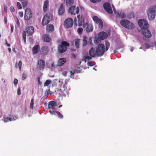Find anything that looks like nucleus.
Returning <instances> with one entry per match:
<instances>
[{
	"label": "nucleus",
	"instance_id": "f257e3e1",
	"mask_svg": "<svg viewBox=\"0 0 156 156\" xmlns=\"http://www.w3.org/2000/svg\"><path fill=\"white\" fill-rule=\"evenodd\" d=\"M105 46L102 44H100L98 45L96 48L98 52V56H102L105 51L108 50L110 46L109 43L107 41H106Z\"/></svg>",
	"mask_w": 156,
	"mask_h": 156
},
{
	"label": "nucleus",
	"instance_id": "f03ea898",
	"mask_svg": "<svg viewBox=\"0 0 156 156\" xmlns=\"http://www.w3.org/2000/svg\"><path fill=\"white\" fill-rule=\"evenodd\" d=\"M156 11V6L155 5L152 6L148 9L147 14L150 20H153L155 18Z\"/></svg>",
	"mask_w": 156,
	"mask_h": 156
},
{
	"label": "nucleus",
	"instance_id": "7ed1b4c3",
	"mask_svg": "<svg viewBox=\"0 0 156 156\" xmlns=\"http://www.w3.org/2000/svg\"><path fill=\"white\" fill-rule=\"evenodd\" d=\"M69 46V44L66 41H62L61 44L58 47V51L62 53L65 52L67 50V47Z\"/></svg>",
	"mask_w": 156,
	"mask_h": 156
},
{
	"label": "nucleus",
	"instance_id": "20e7f679",
	"mask_svg": "<svg viewBox=\"0 0 156 156\" xmlns=\"http://www.w3.org/2000/svg\"><path fill=\"white\" fill-rule=\"evenodd\" d=\"M121 24L124 27L128 29H132L134 28V25L130 21L126 20H122L120 21Z\"/></svg>",
	"mask_w": 156,
	"mask_h": 156
},
{
	"label": "nucleus",
	"instance_id": "39448f33",
	"mask_svg": "<svg viewBox=\"0 0 156 156\" xmlns=\"http://www.w3.org/2000/svg\"><path fill=\"white\" fill-rule=\"evenodd\" d=\"M108 37V34L104 32H101L98 34V37L96 38L94 42L95 44H98L101 40H103L106 39Z\"/></svg>",
	"mask_w": 156,
	"mask_h": 156
},
{
	"label": "nucleus",
	"instance_id": "423d86ee",
	"mask_svg": "<svg viewBox=\"0 0 156 156\" xmlns=\"http://www.w3.org/2000/svg\"><path fill=\"white\" fill-rule=\"evenodd\" d=\"M52 16L50 13H47L44 16L42 21V24L43 26L47 25L52 20Z\"/></svg>",
	"mask_w": 156,
	"mask_h": 156
},
{
	"label": "nucleus",
	"instance_id": "0eeeda50",
	"mask_svg": "<svg viewBox=\"0 0 156 156\" xmlns=\"http://www.w3.org/2000/svg\"><path fill=\"white\" fill-rule=\"evenodd\" d=\"M138 24L142 30L144 28H148V24L147 22L144 19H140L138 22Z\"/></svg>",
	"mask_w": 156,
	"mask_h": 156
},
{
	"label": "nucleus",
	"instance_id": "6e6552de",
	"mask_svg": "<svg viewBox=\"0 0 156 156\" xmlns=\"http://www.w3.org/2000/svg\"><path fill=\"white\" fill-rule=\"evenodd\" d=\"M49 51V48L47 46L42 47L40 51V55L42 56H44L48 54Z\"/></svg>",
	"mask_w": 156,
	"mask_h": 156
},
{
	"label": "nucleus",
	"instance_id": "1a4fd4ad",
	"mask_svg": "<svg viewBox=\"0 0 156 156\" xmlns=\"http://www.w3.org/2000/svg\"><path fill=\"white\" fill-rule=\"evenodd\" d=\"M32 16V13L31 10L30 9H27L25 12L24 19L27 20H29Z\"/></svg>",
	"mask_w": 156,
	"mask_h": 156
},
{
	"label": "nucleus",
	"instance_id": "9d476101",
	"mask_svg": "<svg viewBox=\"0 0 156 156\" xmlns=\"http://www.w3.org/2000/svg\"><path fill=\"white\" fill-rule=\"evenodd\" d=\"M73 24V20L71 18H68L65 20L64 23V25L67 28L72 27Z\"/></svg>",
	"mask_w": 156,
	"mask_h": 156
},
{
	"label": "nucleus",
	"instance_id": "9b49d317",
	"mask_svg": "<svg viewBox=\"0 0 156 156\" xmlns=\"http://www.w3.org/2000/svg\"><path fill=\"white\" fill-rule=\"evenodd\" d=\"M104 9L106 12L110 14H112L113 11L110 5L108 2L105 3L103 5Z\"/></svg>",
	"mask_w": 156,
	"mask_h": 156
},
{
	"label": "nucleus",
	"instance_id": "f8f14e48",
	"mask_svg": "<svg viewBox=\"0 0 156 156\" xmlns=\"http://www.w3.org/2000/svg\"><path fill=\"white\" fill-rule=\"evenodd\" d=\"M83 27L84 29L85 30L87 33L92 31L93 29V26L92 24L88 23H86L84 24Z\"/></svg>",
	"mask_w": 156,
	"mask_h": 156
},
{
	"label": "nucleus",
	"instance_id": "ddd939ff",
	"mask_svg": "<svg viewBox=\"0 0 156 156\" xmlns=\"http://www.w3.org/2000/svg\"><path fill=\"white\" fill-rule=\"evenodd\" d=\"M80 9L79 7L72 6H71L69 9V11L71 14H78L79 12Z\"/></svg>",
	"mask_w": 156,
	"mask_h": 156
},
{
	"label": "nucleus",
	"instance_id": "4468645a",
	"mask_svg": "<svg viewBox=\"0 0 156 156\" xmlns=\"http://www.w3.org/2000/svg\"><path fill=\"white\" fill-rule=\"evenodd\" d=\"M141 32L144 37L146 38H150L151 36V33L148 30V28H144L142 30Z\"/></svg>",
	"mask_w": 156,
	"mask_h": 156
},
{
	"label": "nucleus",
	"instance_id": "2eb2a0df",
	"mask_svg": "<svg viewBox=\"0 0 156 156\" xmlns=\"http://www.w3.org/2000/svg\"><path fill=\"white\" fill-rule=\"evenodd\" d=\"M37 64L39 69L40 70H43L45 67L44 61L42 59H40L37 62Z\"/></svg>",
	"mask_w": 156,
	"mask_h": 156
},
{
	"label": "nucleus",
	"instance_id": "dca6fc26",
	"mask_svg": "<svg viewBox=\"0 0 156 156\" xmlns=\"http://www.w3.org/2000/svg\"><path fill=\"white\" fill-rule=\"evenodd\" d=\"M89 54L92 57H95L98 56V52L97 51V48L96 49L94 48H91L89 51Z\"/></svg>",
	"mask_w": 156,
	"mask_h": 156
},
{
	"label": "nucleus",
	"instance_id": "f3484780",
	"mask_svg": "<svg viewBox=\"0 0 156 156\" xmlns=\"http://www.w3.org/2000/svg\"><path fill=\"white\" fill-rule=\"evenodd\" d=\"M93 19L95 22L98 23L99 26L102 27L103 26V23L101 20L99 19L97 16H94L93 17Z\"/></svg>",
	"mask_w": 156,
	"mask_h": 156
},
{
	"label": "nucleus",
	"instance_id": "a211bd4d",
	"mask_svg": "<svg viewBox=\"0 0 156 156\" xmlns=\"http://www.w3.org/2000/svg\"><path fill=\"white\" fill-rule=\"evenodd\" d=\"M34 28L32 26L27 27L26 28V32L28 34V35L31 36L34 32Z\"/></svg>",
	"mask_w": 156,
	"mask_h": 156
},
{
	"label": "nucleus",
	"instance_id": "6ab92c4d",
	"mask_svg": "<svg viewBox=\"0 0 156 156\" xmlns=\"http://www.w3.org/2000/svg\"><path fill=\"white\" fill-rule=\"evenodd\" d=\"M77 18L78 19V26H81L83 25L84 23V19L82 16L78 15L77 16Z\"/></svg>",
	"mask_w": 156,
	"mask_h": 156
},
{
	"label": "nucleus",
	"instance_id": "aec40b11",
	"mask_svg": "<svg viewBox=\"0 0 156 156\" xmlns=\"http://www.w3.org/2000/svg\"><path fill=\"white\" fill-rule=\"evenodd\" d=\"M42 39L44 41L46 42H49L51 40L50 37L47 34H44L42 37Z\"/></svg>",
	"mask_w": 156,
	"mask_h": 156
},
{
	"label": "nucleus",
	"instance_id": "412c9836",
	"mask_svg": "<svg viewBox=\"0 0 156 156\" xmlns=\"http://www.w3.org/2000/svg\"><path fill=\"white\" fill-rule=\"evenodd\" d=\"M65 10V8L63 5L62 4H61L58 10V13L59 15H62L64 13Z\"/></svg>",
	"mask_w": 156,
	"mask_h": 156
},
{
	"label": "nucleus",
	"instance_id": "4be33fe9",
	"mask_svg": "<svg viewBox=\"0 0 156 156\" xmlns=\"http://www.w3.org/2000/svg\"><path fill=\"white\" fill-rule=\"evenodd\" d=\"M67 74H69L68 75H69L71 78H72L74 76V73L71 71H65L62 73V75L65 76H67Z\"/></svg>",
	"mask_w": 156,
	"mask_h": 156
},
{
	"label": "nucleus",
	"instance_id": "5701e85b",
	"mask_svg": "<svg viewBox=\"0 0 156 156\" xmlns=\"http://www.w3.org/2000/svg\"><path fill=\"white\" fill-rule=\"evenodd\" d=\"M49 8V1L48 0H46L44 2L43 5V11L46 12Z\"/></svg>",
	"mask_w": 156,
	"mask_h": 156
},
{
	"label": "nucleus",
	"instance_id": "b1692460",
	"mask_svg": "<svg viewBox=\"0 0 156 156\" xmlns=\"http://www.w3.org/2000/svg\"><path fill=\"white\" fill-rule=\"evenodd\" d=\"M66 62V58H62L59 59L58 62V65L59 66H62Z\"/></svg>",
	"mask_w": 156,
	"mask_h": 156
},
{
	"label": "nucleus",
	"instance_id": "393cba45",
	"mask_svg": "<svg viewBox=\"0 0 156 156\" xmlns=\"http://www.w3.org/2000/svg\"><path fill=\"white\" fill-rule=\"evenodd\" d=\"M54 27L52 24H49L47 26V30L48 32H52L54 30Z\"/></svg>",
	"mask_w": 156,
	"mask_h": 156
},
{
	"label": "nucleus",
	"instance_id": "a878e982",
	"mask_svg": "<svg viewBox=\"0 0 156 156\" xmlns=\"http://www.w3.org/2000/svg\"><path fill=\"white\" fill-rule=\"evenodd\" d=\"M39 50V45H35L32 48V52L33 54H37Z\"/></svg>",
	"mask_w": 156,
	"mask_h": 156
},
{
	"label": "nucleus",
	"instance_id": "bb28decb",
	"mask_svg": "<svg viewBox=\"0 0 156 156\" xmlns=\"http://www.w3.org/2000/svg\"><path fill=\"white\" fill-rule=\"evenodd\" d=\"M56 106V103L54 101H50L48 105V108L49 109H52Z\"/></svg>",
	"mask_w": 156,
	"mask_h": 156
},
{
	"label": "nucleus",
	"instance_id": "cd10ccee",
	"mask_svg": "<svg viewBox=\"0 0 156 156\" xmlns=\"http://www.w3.org/2000/svg\"><path fill=\"white\" fill-rule=\"evenodd\" d=\"M116 15L119 17H120L122 18H124L126 16V15L124 13L121 11L118 12Z\"/></svg>",
	"mask_w": 156,
	"mask_h": 156
},
{
	"label": "nucleus",
	"instance_id": "c85d7f7f",
	"mask_svg": "<svg viewBox=\"0 0 156 156\" xmlns=\"http://www.w3.org/2000/svg\"><path fill=\"white\" fill-rule=\"evenodd\" d=\"M92 57L89 56H85L83 57V60L85 61V62L91 60Z\"/></svg>",
	"mask_w": 156,
	"mask_h": 156
},
{
	"label": "nucleus",
	"instance_id": "c756f323",
	"mask_svg": "<svg viewBox=\"0 0 156 156\" xmlns=\"http://www.w3.org/2000/svg\"><path fill=\"white\" fill-rule=\"evenodd\" d=\"M67 6H70L73 3V0H64Z\"/></svg>",
	"mask_w": 156,
	"mask_h": 156
},
{
	"label": "nucleus",
	"instance_id": "7c9ffc66",
	"mask_svg": "<svg viewBox=\"0 0 156 156\" xmlns=\"http://www.w3.org/2000/svg\"><path fill=\"white\" fill-rule=\"evenodd\" d=\"M55 115L58 116L60 119H62L63 117V115L59 112L55 111Z\"/></svg>",
	"mask_w": 156,
	"mask_h": 156
},
{
	"label": "nucleus",
	"instance_id": "2f4dec72",
	"mask_svg": "<svg viewBox=\"0 0 156 156\" xmlns=\"http://www.w3.org/2000/svg\"><path fill=\"white\" fill-rule=\"evenodd\" d=\"M87 37L86 36H84L83 37L82 43V45L83 46H86L87 43Z\"/></svg>",
	"mask_w": 156,
	"mask_h": 156
},
{
	"label": "nucleus",
	"instance_id": "473e14b6",
	"mask_svg": "<svg viewBox=\"0 0 156 156\" xmlns=\"http://www.w3.org/2000/svg\"><path fill=\"white\" fill-rule=\"evenodd\" d=\"M80 39H77L75 40V45L76 47L77 48L79 47L80 42Z\"/></svg>",
	"mask_w": 156,
	"mask_h": 156
},
{
	"label": "nucleus",
	"instance_id": "72a5a7b5",
	"mask_svg": "<svg viewBox=\"0 0 156 156\" xmlns=\"http://www.w3.org/2000/svg\"><path fill=\"white\" fill-rule=\"evenodd\" d=\"M23 38L24 43H26V32L25 31H24L23 33Z\"/></svg>",
	"mask_w": 156,
	"mask_h": 156
},
{
	"label": "nucleus",
	"instance_id": "f704fd0d",
	"mask_svg": "<svg viewBox=\"0 0 156 156\" xmlns=\"http://www.w3.org/2000/svg\"><path fill=\"white\" fill-rule=\"evenodd\" d=\"M51 80H47L44 84V86H48L49 85L50 83L51 82Z\"/></svg>",
	"mask_w": 156,
	"mask_h": 156
},
{
	"label": "nucleus",
	"instance_id": "c9c22d12",
	"mask_svg": "<svg viewBox=\"0 0 156 156\" xmlns=\"http://www.w3.org/2000/svg\"><path fill=\"white\" fill-rule=\"evenodd\" d=\"M22 4L23 7H25L27 5L28 1L26 0H25L22 2Z\"/></svg>",
	"mask_w": 156,
	"mask_h": 156
},
{
	"label": "nucleus",
	"instance_id": "e433bc0d",
	"mask_svg": "<svg viewBox=\"0 0 156 156\" xmlns=\"http://www.w3.org/2000/svg\"><path fill=\"white\" fill-rule=\"evenodd\" d=\"M34 99L33 98H32L31 101V102L30 103V108L31 109H33L34 107Z\"/></svg>",
	"mask_w": 156,
	"mask_h": 156
},
{
	"label": "nucleus",
	"instance_id": "4c0bfd02",
	"mask_svg": "<svg viewBox=\"0 0 156 156\" xmlns=\"http://www.w3.org/2000/svg\"><path fill=\"white\" fill-rule=\"evenodd\" d=\"M83 31V29L82 28L80 27L77 29V32L78 34H81Z\"/></svg>",
	"mask_w": 156,
	"mask_h": 156
},
{
	"label": "nucleus",
	"instance_id": "58836bf2",
	"mask_svg": "<svg viewBox=\"0 0 156 156\" xmlns=\"http://www.w3.org/2000/svg\"><path fill=\"white\" fill-rule=\"evenodd\" d=\"M18 66L20 70H21L22 67V62L21 61H19L18 63Z\"/></svg>",
	"mask_w": 156,
	"mask_h": 156
},
{
	"label": "nucleus",
	"instance_id": "ea45409f",
	"mask_svg": "<svg viewBox=\"0 0 156 156\" xmlns=\"http://www.w3.org/2000/svg\"><path fill=\"white\" fill-rule=\"evenodd\" d=\"M17 8L20 9H22V7L20 3L19 2H17Z\"/></svg>",
	"mask_w": 156,
	"mask_h": 156
},
{
	"label": "nucleus",
	"instance_id": "a19ab883",
	"mask_svg": "<svg viewBox=\"0 0 156 156\" xmlns=\"http://www.w3.org/2000/svg\"><path fill=\"white\" fill-rule=\"evenodd\" d=\"M27 77V75L23 73V74L22 75V80H24L26 79Z\"/></svg>",
	"mask_w": 156,
	"mask_h": 156
},
{
	"label": "nucleus",
	"instance_id": "79ce46f5",
	"mask_svg": "<svg viewBox=\"0 0 156 156\" xmlns=\"http://www.w3.org/2000/svg\"><path fill=\"white\" fill-rule=\"evenodd\" d=\"M50 109L49 110V112L51 114L53 115L54 114L55 115V112L54 111L53 108Z\"/></svg>",
	"mask_w": 156,
	"mask_h": 156
},
{
	"label": "nucleus",
	"instance_id": "37998d69",
	"mask_svg": "<svg viewBox=\"0 0 156 156\" xmlns=\"http://www.w3.org/2000/svg\"><path fill=\"white\" fill-rule=\"evenodd\" d=\"M17 94L18 95H20L21 94V90L20 88V87H19L17 90Z\"/></svg>",
	"mask_w": 156,
	"mask_h": 156
},
{
	"label": "nucleus",
	"instance_id": "c03bdc74",
	"mask_svg": "<svg viewBox=\"0 0 156 156\" xmlns=\"http://www.w3.org/2000/svg\"><path fill=\"white\" fill-rule=\"evenodd\" d=\"M101 0H90V1L92 3H96L100 2Z\"/></svg>",
	"mask_w": 156,
	"mask_h": 156
},
{
	"label": "nucleus",
	"instance_id": "a18cd8bd",
	"mask_svg": "<svg viewBox=\"0 0 156 156\" xmlns=\"http://www.w3.org/2000/svg\"><path fill=\"white\" fill-rule=\"evenodd\" d=\"M10 10L12 12H14L15 11V9L14 7L12 6H11L10 8Z\"/></svg>",
	"mask_w": 156,
	"mask_h": 156
},
{
	"label": "nucleus",
	"instance_id": "49530a36",
	"mask_svg": "<svg viewBox=\"0 0 156 156\" xmlns=\"http://www.w3.org/2000/svg\"><path fill=\"white\" fill-rule=\"evenodd\" d=\"M145 45L147 48H148L151 47L149 44L147 43H145Z\"/></svg>",
	"mask_w": 156,
	"mask_h": 156
},
{
	"label": "nucleus",
	"instance_id": "de8ad7c7",
	"mask_svg": "<svg viewBox=\"0 0 156 156\" xmlns=\"http://www.w3.org/2000/svg\"><path fill=\"white\" fill-rule=\"evenodd\" d=\"M13 83L14 85H16L18 83V80L16 79H15L14 80Z\"/></svg>",
	"mask_w": 156,
	"mask_h": 156
},
{
	"label": "nucleus",
	"instance_id": "09e8293b",
	"mask_svg": "<svg viewBox=\"0 0 156 156\" xmlns=\"http://www.w3.org/2000/svg\"><path fill=\"white\" fill-rule=\"evenodd\" d=\"M4 10L6 12H7V6L5 5L4 6Z\"/></svg>",
	"mask_w": 156,
	"mask_h": 156
},
{
	"label": "nucleus",
	"instance_id": "8fccbe9b",
	"mask_svg": "<svg viewBox=\"0 0 156 156\" xmlns=\"http://www.w3.org/2000/svg\"><path fill=\"white\" fill-rule=\"evenodd\" d=\"M77 19L75 17L74 19V25L76 26L77 25Z\"/></svg>",
	"mask_w": 156,
	"mask_h": 156
},
{
	"label": "nucleus",
	"instance_id": "3c124183",
	"mask_svg": "<svg viewBox=\"0 0 156 156\" xmlns=\"http://www.w3.org/2000/svg\"><path fill=\"white\" fill-rule=\"evenodd\" d=\"M19 14L20 17H22L23 15V12H20Z\"/></svg>",
	"mask_w": 156,
	"mask_h": 156
},
{
	"label": "nucleus",
	"instance_id": "603ef678",
	"mask_svg": "<svg viewBox=\"0 0 156 156\" xmlns=\"http://www.w3.org/2000/svg\"><path fill=\"white\" fill-rule=\"evenodd\" d=\"M5 44H6L8 47H10V45L7 43V41L6 40L5 41Z\"/></svg>",
	"mask_w": 156,
	"mask_h": 156
},
{
	"label": "nucleus",
	"instance_id": "864d4df0",
	"mask_svg": "<svg viewBox=\"0 0 156 156\" xmlns=\"http://www.w3.org/2000/svg\"><path fill=\"white\" fill-rule=\"evenodd\" d=\"M13 28H14V27H13V26L11 25V30L12 32L13 31Z\"/></svg>",
	"mask_w": 156,
	"mask_h": 156
},
{
	"label": "nucleus",
	"instance_id": "5fc2aeb1",
	"mask_svg": "<svg viewBox=\"0 0 156 156\" xmlns=\"http://www.w3.org/2000/svg\"><path fill=\"white\" fill-rule=\"evenodd\" d=\"M4 20H5V23H7V18L6 17H4Z\"/></svg>",
	"mask_w": 156,
	"mask_h": 156
},
{
	"label": "nucleus",
	"instance_id": "6e6d98bb",
	"mask_svg": "<svg viewBox=\"0 0 156 156\" xmlns=\"http://www.w3.org/2000/svg\"><path fill=\"white\" fill-rule=\"evenodd\" d=\"M16 19H17V20H16L17 23L18 25H19V24H20V22H19V20L17 18H16Z\"/></svg>",
	"mask_w": 156,
	"mask_h": 156
},
{
	"label": "nucleus",
	"instance_id": "4d7b16f0",
	"mask_svg": "<svg viewBox=\"0 0 156 156\" xmlns=\"http://www.w3.org/2000/svg\"><path fill=\"white\" fill-rule=\"evenodd\" d=\"M88 65L89 66H93V65L91 64L90 63V62H88Z\"/></svg>",
	"mask_w": 156,
	"mask_h": 156
},
{
	"label": "nucleus",
	"instance_id": "13d9d810",
	"mask_svg": "<svg viewBox=\"0 0 156 156\" xmlns=\"http://www.w3.org/2000/svg\"><path fill=\"white\" fill-rule=\"evenodd\" d=\"M133 50V47H131L130 48V51H131V52H132Z\"/></svg>",
	"mask_w": 156,
	"mask_h": 156
},
{
	"label": "nucleus",
	"instance_id": "bf43d9fd",
	"mask_svg": "<svg viewBox=\"0 0 156 156\" xmlns=\"http://www.w3.org/2000/svg\"><path fill=\"white\" fill-rule=\"evenodd\" d=\"M8 50L9 51V52L10 53L11 52V49L10 48H8Z\"/></svg>",
	"mask_w": 156,
	"mask_h": 156
},
{
	"label": "nucleus",
	"instance_id": "052dcab7",
	"mask_svg": "<svg viewBox=\"0 0 156 156\" xmlns=\"http://www.w3.org/2000/svg\"><path fill=\"white\" fill-rule=\"evenodd\" d=\"M12 50L13 51L16 52V50L15 48H12Z\"/></svg>",
	"mask_w": 156,
	"mask_h": 156
},
{
	"label": "nucleus",
	"instance_id": "680f3d73",
	"mask_svg": "<svg viewBox=\"0 0 156 156\" xmlns=\"http://www.w3.org/2000/svg\"><path fill=\"white\" fill-rule=\"evenodd\" d=\"M10 121H11V119L10 118H7Z\"/></svg>",
	"mask_w": 156,
	"mask_h": 156
},
{
	"label": "nucleus",
	"instance_id": "e2e57ef3",
	"mask_svg": "<svg viewBox=\"0 0 156 156\" xmlns=\"http://www.w3.org/2000/svg\"><path fill=\"white\" fill-rule=\"evenodd\" d=\"M38 82H39V83H40V78H38Z\"/></svg>",
	"mask_w": 156,
	"mask_h": 156
},
{
	"label": "nucleus",
	"instance_id": "0e129e2a",
	"mask_svg": "<svg viewBox=\"0 0 156 156\" xmlns=\"http://www.w3.org/2000/svg\"><path fill=\"white\" fill-rule=\"evenodd\" d=\"M47 95H48L49 94V93L48 92H47Z\"/></svg>",
	"mask_w": 156,
	"mask_h": 156
},
{
	"label": "nucleus",
	"instance_id": "69168bd1",
	"mask_svg": "<svg viewBox=\"0 0 156 156\" xmlns=\"http://www.w3.org/2000/svg\"><path fill=\"white\" fill-rule=\"evenodd\" d=\"M66 80H66V82H65V84L67 83V82L66 81Z\"/></svg>",
	"mask_w": 156,
	"mask_h": 156
},
{
	"label": "nucleus",
	"instance_id": "338daca9",
	"mask_svg": "<svg viewBox=\"0 0 156 156\" xmlns=\"http://www.w3.org/2000/svg\"><path fill=\"white\" fill-rule=\"evenodd\" d=\"M115 52H116V51H115H115H114V52L115 53Z\"/></svg>",
	"mask_w": 156,
	"mask_h": 156
},
{
	"label": "nucleus",
	"instance_id": "774afa93",
	"mask_svg": "<svg viewBox=\"0 0 156 156\" xmlns=\"http://www.w3.org/2000/svg\"><path fill=\"white\" fill-rule=\"evenodd\" d=\"M140 49H142V47H141L140 48Z\"/></svg>",
	"mask_w": 156,
	"mask_h": 156
}]
</instances>
